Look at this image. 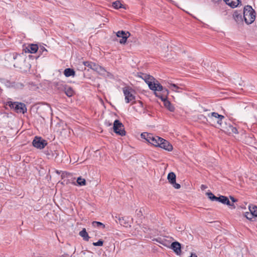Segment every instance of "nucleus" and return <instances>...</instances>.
<instances>
[{"label":"nucleus","instance_id":"nucleus-1","mask_svg":"<svg viewBox=\"0 0 257 257\" xmlns=\"http://www.w3.org/2000/svg\"><path fill=\"white\" fill-rule=\"evenodd\" d=\"M255 11L250 6L247 5L244 7L243 18L246 24H251L254 22L255 19Z\"/></svg>","mask_w":257,"mask_h":257},{"label":"nucleus","instance_id":"nucleus-2","mask_svg":"<svg viewBox=\"0 0 257 257\" xmlns=\"http://www.w3.org/2000/svg\"><path fill=\"white\" fill-rule=\"evenodd\" d=\"M6 105L13 108L17 113H25L27 112L26 105L22 102H12L11 101L6 102Z\"/></svg>","mask_w":257,"mask_h":257},{"label":"nucleus","instance_id":"nucleus-3","mask_svg":"<svg viewBox=\"0 0 257 257\" xmlns=\"http://www.w3.org/2000/svg\"><path fill=\"white\" fill-rule=\"evenodd\" d=\"M5 59L9 62L14 63V67H18L21 61L23 60V56L22 55L17 53H8L5 55Z\"/></svg>","mask_w":257,"mask_h":257},{"label":"nucleus","instance_id":"nucleus-4","mask_svg":"<svg viewBox=\"0 0 257 257\" xmlns=\"http://www.w3.org/2000/svg\"><path fill=\"white\" fill-rule=\"evenodd\" d=\"M113 130L115 133L121 136L125 135V131L123 124L118 119L113 122Z\"/></svg>","mask_w":257,"mask_h":257},{"label":"nucleus","instance_id":"nucleus-5","mask_svg":"<svg viewBox=\"0 0 257 257\" xmlns=\"http://www.w3.org/2000/svg\"><path fill=\"white\" fill-rule=\"evenodd\" d=\"M32 143L34 147L39 149H44L47 145V142L46 140L38 137H35Z\"/></svg>","mask_w":257,"mask_h":257},{"label":"nucleus","instance_id":"nucleus-6","mask_svg":"<svg viewBox=\"0 0 257 257\" xmlns=\"http://www.w3.org/2000/svg\"><path fill=\"white\" fill-rule=\"evenodd\" d=\"M132 91L128 88L126 87L124 88L123 89V94L125 96V101L127 103L135 100L136 97L132 93Z\"/></svg>","mask_w":257,"mask_h":257},{"label":"nucleus","instance_id":"nucleus-7","mask_svg":"<svg viewBox=\"0 0 257 257\" xmlns=\"http://www.w3.org/2000/svg\"><path fill=\"white\" fill-rule=\"evenodd\" d=\"M158 147L168 151H171L173 149V146L168 141L162 138H161V139L159 142V145H158Z\"/></svg>","mask_w":257,"mask_h":257},{"label":"nucleus","instance_id":"nucleus-8","mask_svg":"<svg viewBox=\"0 0 257 257\" xmlns=\"http://www.w3.org/2000/svg\"><path fill=\"white\" fill-rule=\"evenodd\" d=\"M215 201L231 206V208L234 209L235 208L234 204L233 203H231L228 198L225 196L220 195L219 197H216Z\"/></svg>","mask_w":257,"mask_h":257},{"label":"nucleus","instance_id":"nucleus-9","mask_svg":"<svg viewBox=\"0 0 257 257\" xmlns=\"http://www.w3.org/2000/svg\"><path fill=\"white\" fill-rule=\"evenodd\" d=\"M113 217L114 218L116 222L119 223L121 225L125 227H127L128 226H130L128 221L127 220V218L121 216L120 215H116L114 217L113 216Z\"/></svg>","mask_w":257,"mask_h":257},{"label":"nucleus","instance_id":"nucleus-10","mask_svg":"<svg viewBox=\"0 0 257 257\" xmlns=\"http://www.w3.org/2000/svg\"><path fill=\"white\" fill-rule=\"evenodd\" d=\"M116 36L117 37L121 38L119 40V43L121 44H124L127 39L130 36V33L128 32H125L124 31H119L116 33Z\"/></svg>","mask_w":257,"mask_h":257},{"label":"nucleus","instance_id":"nucleus-11","mask_svg":"<svg viewBox=\"0 0 257 257\" xmlns=\"http://www.w3.org/2000/svg\"><path fill=\"white\" fill-rule=\"evenodd\" d=\"M149 88L152 90L155 91V92H161L164 87L158 81H156L154 83H150Z\"/></svg>","mask_w":257,"mask_h":257},{"label":"nucleus","instance_id":"nucleus-12","mask_svg":"<svg viewBox=\"0 0 257 257\" xmlns=\"http://www.w3.org/2000/svg\"><path fill=\"white\" fill-rule=\"evenodd\" d=\"M170 248L173 249L177 255H180L181 253V245L178 241H174L171 243Z\"/></svg>","mask_w":257,"mask_h":257},{"label":"nucleus","instance_id":"nucleus-13","mask_svg":"<svg viewBox=\"0 0 257 257\" xmlns=\"http://www.w3.org/2000/svg\"><path fill=\"white\" fill-rule=\"evenodd\" d=\"M208 116L217 118V123L219 125V126L222 127V120L224 118V116L223 115L219 114L217 112H213L208 114Z\"/></svg>","mask_w":257,"mask_h":257},{"label":"nucleus","instance_id":"nucleus-14","mask_svg":"<svg viewBox=\"0 0 257 257\" xmlns=\"http://www.w3.org/2000/svg\"><path fill=\"white\" fill-rule=\"evenodd\" d=\"M155 94L156 96L160 98L161 100H165V99L168 98L169 90L168 89L164 87L161 92H155Z\"/></svg>","mask_w":257,"mask_h":257},{"label":"nucleus","instance_id":"nucleus-15","mask_svg":"<svg viewBox=\"0 0 257 257\" xmlns=\"http://www.w3.org/2000/svg\"><path fill=\"white\" fill-rule=\"evenodd\" d=\"M160 139L161 137L158 136H154L153 134H151V136L149 137L147 142L155 147H158V145H159V142Z\"/></svg>","mask_w":257,"mask_h":257},{"label":"nucleus","instance_id":"nucleus-16","mask_svg":"<svg viewBox=\"0 0 257 257\" xmlns=\"http://www.w3.org/2000/svg\"><path fill=\"white\" fill-rule=\"evenodd\" d=\"M141 74L142 75L140 76V77H141L143 79L145 80V81L146 82V83L149 86L150 83H154V80H155V79L153 76L144 73H142Z\"/></svg>","mask_w":257,"mask_h":257},{"label":"nucleus","instance_id":"nucleus-17","mask_svg":"<svg viewBox=\"0 0 257 257\" xmlns=\"http://www.w3.org/2000/svg\"><path fill=\"white\" fill-rule=\"evenodd\" d=\"M38 49L39 47L37 44H31L28 45L26 48L25 52L35 53L38 51Z\"/></svg>","mask_w":257,"mask_h":257},{"label":"nucleus","instance_id":"nucleus-18","mask_svg":"<svg viewBox=\"0 0 257 257\" xmlns=\"http://www.w3.org/2000/svg\"><path fill=\"white\" fill-rule=\"evenodd\" d=\"M224 132H225L229 135H231L233 134H237L238 133L237 128L231 124H229L228 126H226L225 128H224Z\"/></svg>","mask_w":257,"mask_h":257},{"label":"nucleus","instance_id":"nucleus-19","mask_svg":"<svg viewBox=\"0 0 257 257\" xmlns=\"http://www.w3.org/2000/svg\"><path fill=\"white\" fill-rule=\"evenodd\" d=\"M225 3L232 8H236L241 3L240 0H223Z\"/></svg>","mask_w":257,"mask_h":257},{"label":"nucleus","instance_id":"nucleus-20","mask_svg":"<svg viewBox=\"0 0 257 257\" xmlns=\"http://www.w3.org/2000/svg\"><path fill=\"white\" fill-rule=\"evenodd\" d=\"M233 18L235 21L238 24H240L243 23V19L242 15L240 13H239L237 12H234L233 14Z\"/></svg>","mask_w":257,"mask_h":257},{"label":"nucleus","instance_id":"nucleus-21","mask_svg":"<svg viewBox=\"0 0 257 257\" xmlns=\"http://www.w3.org/2000/svg\"><path fill=\"white\" fill-rule=\"evenodd\" d=\"M164 102V106L170 111L173 112L175 110L174 106L171 104V103L167 99L165 100H162Z\"/></svg>","mask_w":257,"mask_h":257},{"label":"nucleus","instance_id":"nucleus-22","mask_svg":"<svg viewBox=\"0 0 257 257\" xmlns=\"http://www.w3.org/2000/svg\"><path fill=\"white\" fill-rule=\"evenodd\" d=\"M54 85L55 89L59 91H64L66 86V84L63 83L62 82H55Z\"/></svg>","mask_w":257,"mask_h":257},{"label":"nucleus","instance_id":"nucleus-23","mask_svg":"<svg viewBox=\"0 0 257 257\" xmlns=\"http://www.w3.org/2000/svg\"><path fill=\"white\" fill-rule=\"evenodd\" d=\"M64 74L67 77L70 76H74L75 74V72L73 69L68 68L64 70Z\"/></svg>","mask_w":257,"mask_h":257},{"label":"nucleus","instance_id":"nucleus-24","mask_svg":"<svg viewBox=\"0 0 257 257\" xmlns=\"http://www.w3.org/2000/svg\"><path fill=\"white\" fill-rule=\"evenodd\" d=\"M64 91L65 92V94L68 97H69L73 96V95L74 94V91H73L72 88L67 85L65 87V89H64Z\"/></svg>","mask_w":257,"mask_h":257},{"label":"nucleus","instance_id":"nucleus-25","mask_svg":"<svg viewBox=\"0 0 257 257\" xmlns=\"http://www.w3.org/2000/svg\"><path fill=\"white\" fill-rule=\"evenodd\" d=\"M79 235L83 238V239L85 241H88L90 237L88 235V233L87 232L85 228H83V229L79 232Z\"/></svg>","mask_w":257,"mask_h":257},{"label":"nucleus","instance_id":"nucleus-26","mask_svg":"<svg viewBox=\"0 0 257 257\" xmlns=\"http://www.w3.org/2000/svg\"><path fill=\"white\" fill-rule=\"evenodd\" d=\"M167 179L171 184L173 183H175L176 181V176L174 172H170L168 174Z\"/></svg>","mask_w":257,"mask_h":257},{"label":"nucleus","instance_id":"nucleus-27","mask_svg":"<svg viewBox=\"0 0 257 257\" xmlns=\"http://www.w3.org/2000/svg\"><path fill=\"white\" fill-rule=\"evenodd\" d=\"M169 88L174 91L179 92L180 91H179L178 90L182 89V88L181 87H180L178 84L170 83H169Z\"/></svg>","mask_w":257,"mask_h":257},{"label":"nucleus","instance_id":"nucleus-28","mask_svg":"<svg viewBox=\"0 0 257 257\" xmlns=\"http://www.w3.org/2000/svg\"><path fill=\"white\" fill-rule=\"evenodd\" d=\"M11 86L17 89H22L24 85L22 83L13 82L11 83Z\"/></svg>","mask_w":257,"mask_h":257},{"label":"nucleus","instance_id":"nucleus-29","mask_svg":"<svg viewBox=\"0 0 257 257\" xmlns=\"http://www.w3.org/2000/svg\"><path fill=\"white\" fill-rule=\"evenodd\" d=\"M96 72L100 75H101L102 76H105L106 70L105 69L104 67L99 66V67L97 69Z\"/></svg>","mask_w":257,"mask_h":257},{"label":"nucleus","instance_id":"nucleus-30","mask_svg":"<svg viewBox=\"0 0 257 257\" xmlns=\"http://www.w3.org/2000/svg\"><path fill=\"white\" fill-rule=\"evenodd\" d=\"M39 53L41 55H43L44 56H45L47 54V49L43 46H40L39 48Z\"/></svg>","mask_w":257,"mask_h":257},{"label":"nucleus","instance_id":"nucleus-31","mask_svg":"<svg viewBox=\"0 0 257 257\" xmlns=\"http://www.w3.org/2000/svg\"><path fill=\"white\" fill-rule=\"evenodd\" d=\"M249 211L254 215L255 217H257V206H253L252 207L249 206Z\"/></svg>","mask_w":257,"mask_h":257},{"label":"nucleus","instance_id":"nucleus-32","mask_svg":"<svg viewBox=\"0 0 257 257\" xmlns=\"http://www.w3.org/2000/svg\"><path fill=\"white\" fill-rule=\"evenodd\" d=\"M171 240L167 239L166 237H163L162 245L165 246L170 247L171 244Z\"/></svg>","mask_w":257,"mask_h":257},{"label":"nucleus","instance_id":"nucleus-33","mask_svg":"<svg viewBox=\"0 0 257 257\" xmlns=\"http://www.w3.org/2000/svg\"><path fill=\"white\" fill-rule=\"evenodd\" d=\"M92 224L94 227H100L102 228H104L105 227V225L100 222L93 221Z\"/></svg>","mask_w":257,"mask_h":257},{"label":"nucleus","instance_id":"nucleus-34","mask_svg":"<svg viewBox=\"0 0 257 257\" xmlns=\"http://www.w3.org/2000/svg\"><path fill=\"white\" fill-rule=\"evenodd\" d=\"M77 183L79 186H84L86 184V181L84 178L79 177L77 179Z\"/></svg>","mask_w":257,"mask_h":257},{"label":"nucleus","instance_id":"nucleus-35","mask_svg":"<svg viewBox=\"0 0 257 257\" xmlns=\"http://www.w3.org/2000/svg\"><path fill=\"white\" fill-rule=\"evenodd\" d=\"M113 7L115 9H118L121 8L122 4L119 1H115L112 3Z\"/></svg>","mask_w":257,"mask_h":257},{"label":"nucleus","instance_id":"nucleus-36","mask_svg":"<svg viewBox=\"0 0 257 257\" xmlns=\"http://www.w3.org/2000/svg\"><path fill=\"white\" fill-rule=\"evenodd\" d=\"M245 216L247 219L249 220H251L252 218L255 217L250 211L246 212L245 213Z\"/></svg>","mask_w":257,"mask_h":257},{"label":"nucleus","instance_id":"nucleus-37","mask_svg":"<svg viewBox=\"0 0 257 257\" xmlns=\"http://www.w3.org/2000/svg\"><path fill=\"white\" fill-rule=\"evenodd\" d=\"M208 197L211 200V201H215L216 198V196H215L212 192H207L206 193Z\"/></svg>","mask_w":257,"mask_h":257},{"label":"nucleus","instance_id":"nucleus-38","mask_svg":"<svg viewBox=\"0 0 257 257\" xmlns=\"http://www.w3.org/2000/svg\"><path fill=\"white\" fill-rule=\"evenodd\" d=\"M151 136V134L148 133H143L141 134V137L145 139L147 141H148L149 137Z\"/></svg>","mask_w":257,"mask_h":257},{"label":"nucleus","instance_id":"nucleus-39","mask_svg":"<svg viewBox=\"0 0 257 257\" xmlns=\"http://www.w3.org/2000/svg\"><path fill=\"white\" fill-rule=\"evenodd\" d=\"M103 241L101 239H99L98 241L93 243V245L94 246H101L103 245Z\"/></svg>","mask_w":257,"mask_h":257},{"label":"nucleus","instance_id":"nucleus-40","mask_svg":"<svg viewBox=\"0 0 257 257\" xmlns=\"http://www.w3.org/2000/svg\"><path fill=\"white\" fill-rule=\"evenodd\" d=\"M83 64L84 66L91 69L92 68V65L93 63V62H90V61H84L83 62Z\"/></svg>","mask_w":257,"mask_h":257},{"label":"nucleus","instance_id":"nucleus-41","mask_svg":"<svg viewBox=\"0 0 257 257\" xmlns=\"http://www.w3.org/2000/svg\"><path fill=\"white\" fill-rule=\"evenodd\" d=\"M100 65H99L98 64H96V63H93L92 65V68L91 69L93 70V71H97V69L98 68V67H99Z\"/></svg>","mask_w":257,"mask_h":257},{"label":"nucleus","instance_id":"nucleus-42","mask_svg":"<svg viewBox=\"0 0 257 257\" xmlns=\"http://www.w3.org/2000/svg\"><path fill=\"white\" fill-rule=\"evenodd\" d=\"M171 185L175 188V189H179L181 187V186L179 184H178L175 181V183H173Z\"/></svg>","mask_w":257,"mask_h":257},{"label":"nucleus","instance_id":"nucleus-43","mask_svg":"<svg viewBox=\"0 0 257 257\" xmlns=\"http://www.w3.org/2000/svg\"><path fill=\"white\" fill-rule=\"evenodd\" d=\"M163 238H162V237H158L157 238H155V239H153L154 241H156L157 242H159V243H160V244H162V242H163Z\"/></svg>","mask_w":257,"mask_h":257},{"label":"nucleus","instance_id":"nucleus-44","mask_svg":"<svg viewBox=\"0 0 257 257\" xmlns=\"http://www.w3.org/2000/svg\"><path fill=\"white\" fill-rule=\"evenodd\" d=\"M105 77H107L109 78H112L113 76L111 73L106 71V73Z\"/></svg>","mask_w":257,"mask_h":257},{"label":"nucleus","instance_id":"nucleus-45","mask_svg":"<svg viewBox=\"0 0 257 257\" xmlns=\"http://www.w3.org/2000/svg\"><path fill=\"white\" fill-rule=\"evenodd\" d=\"M230 199L231 200V201L232 202V203H233L234 202H235L237 201V200L235 198H234L233 197H232V196H230Z\"/></svg>","mask_w":257,"mask_h":257},{"label":"nucleus","instance_id":"nucleus-46","mask_svg":"<svg viewBox=\"0 0 257 257\" xmlns=\"http://www.w3.org/2000/svg\"><path fill=\"white\" fill-rule=\"evenodd\" d=\"M212 1L213 3H218L220 1H221V0H212Z\"/></svg>","mask_w":257,"mask_h":257},{"label":"nucleus","instance_id":"nucleus-47","mask_svg":"<svg viewBox=\"0 0 257 257\" xmlns=\"http://www.w3.org/2000/svg\"><path fill=\"white\" fill-rule=\"evenodd\" d=\"M60 257H68V255L65 254L62 255Z\"/></svg>","mask_w":257,"mask_h":257},{"label":"nucleus","instance_id":"nucleus-48","mask_svg":"<svg viewBox=\"0 0 257 257\" xmlns=\"http://www.w3.org/2000/svg\"><path fill=\"white\" fill-rule=\"evenodd\" d=\"M206 187L204 185H201V188L203 189V188H205Z\"/></svg>","mask_w":257,"mask_h":257},{"label":"nucleus","instance_id":"nucleus-49","mask_svg":"<svg viewBox=\"0 0 257 257\" xmlns=\"http://www.w3.org/2000/svg\"><path fill=\"white\" fill-rule=\"evenodd\" d=\"M56 172H57V173H58V174H60V173L58 172V171H56Z\"/></svg>","mask_w":257,"mask_h":257},{"label":"nucleus","instance_id":"nucleus-50","mask_svg":"<svg viewBox=\"0 0 257 257\" xmlns=\"http://www.w3.org/2000/svg\"><path fill=\"white\" fill-rule=\"evenodd\" d=\"M108 125H111V123H108Z\"/></svg>","mask_w":257,"mask_h":257},{"label":"nucleus","instance_id":"nucleus-51","mask_svg":"<svg viewBox=\"0 0 257 257\" xmlns=\"http://www.w3.org/2000/svg\"><path fill=\"white\" fill-rule=\"evenodd\" d=\"M108 125H111V123H108Z\"/></svg>","mask_w":257,"mask_h":257},{"label":"nucleus","instance_id":"nucleus-52","mask_svg":"<svg viewBox=\"0 0 257 257\" xmlns=\"http://www.w3.org/2000/svg\"><path fill=\"white\" fill-rule=\"evenodd\" d=\"M140 103L141 104V105L143 104V103H142V102L141 101L140 102Z\"/></svg>","mask_w":257,"mask_h":257}]
</instances>
